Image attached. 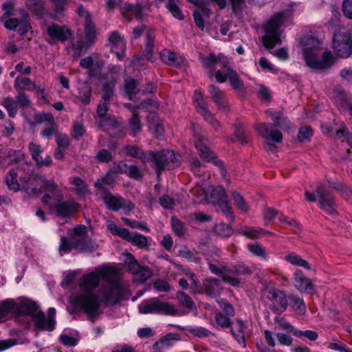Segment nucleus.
<instances>
[{
    "label": "nucleus",
    "instance_id": "obj_60",
    "mask_svg": "<svg viewBox=\"0 0 352 352\" xmlns=\"http://www.w3.org/2000/svg\"><path fill=\"white\" fill-rule=\"evenodd\" d=\"M107 228L112 234L118 235L122 237L123 239L126 238L129 234V230L126 228H118L114 223H109L107 226Z\"/></svg>",
    "mask_w": 352,
    "mask_h": 352
},
{
    "label": "nucleus",
    "instance_id": "obj_25",
    "mask_svg": "<svg viewBox=\"0 0 352 352\" xmlns=\"http://www.w3.org/2000/svg\"><path fill=\"white\" fill-rule=\"evenodd\" d=\"M211 13V10L205 6L199 7L194 10L192 14L194 21L200 30H204L205 22L209 20Z\"/></svg>",
    "mask_w": 352,
    "mask_h": 352
},
{
    "label": "nucleus",
    "instance_id": "obj_37",
    "mask_svg": "<svg viewBox=\"0 0 352 352\" xmlns=\"http://www.w3.org/2000/svg\"><path fill=\"white\" fill-rule=\"evenodd\" d=\"M217 201L221 211L226 216L228 219L230 221H233L234 217L230 205L227 200V197L225 196V192L223 190L222 192V195H221L220 198L217 200Z\"/></svg>",
    "mask_w": 352,
    "mask_h": 352
},
{
    "label": "nucleus",
    "instance_id": "obj_53",
    "mask_svg": "<svg viewBox=\"0 0 352 352\" xmlns=\"http://www.w3.org/2000/svg\"><path fill=\"white\" fill-rule=\"evenodd\" d=\"M71 183L74 186L75 190L79 195H85L88 193L87 185L85 182L79 177H73L71 179Z\"/></svg>",
    "mask_w": 352,
    "mask_h": 352
},
{
    "label": "nucleus",
    "instance_id": "obj_29",
    "mask_svg": "<svg viewBox=\"0 0 352 352\" xmlns=\"http://www.w3.org/2000/svg\"><path fill=\"white\" fill-rule=\"evenodd\" d=\"M160 58L164 63L172 66H179L184 63L182 56H177L176 53L167 49L161 52Z\"/></svg>",
    "mask_w": 352,
    "mask_h": 352
},
{
    "label": "nucleus",
    "instance_id": "obj_36",
    "mask_svg": "<svg viewBox=\"0 0 352 352\" xmlns=\"http://www.w3.org/2000/svg\"><path fill=\"white\" fill-rule=\"evenodd\" d=\"M72 243L74 249L84 252H91L95 250L97 248L96 243L87 237L82 239L81 241H73Z\"/></svg>",
    "mask_w": 352,
    "mask_h": 352
},
{
    "label": "nucleus",
    "instance_id": "obj_13",
    "mask_svg": "<svg viewBox=\"0 0 352 352\" xmlns=\"http://www.w3.org/2000/svg\"><path fill=\"white\" fill-rule=\"evenodd\" d=\"M332 47L337 56L347 58L352 54V36L347 31L334 34Z\"/></svg>",
    "mask_w": 352,
    "mask_h": 352
},
{
    "label": "nucleus",
    "instance_id": "obj_26",
    "mask_svg": "<svg viewBox=\"0 0 352 352\" xmlns=\"http://www.w3.org/2000/svg\"><path fill=\"white\" fill-rule=\"evenodd\" d=\"M294 282L295 287L301 292L311 293L314 290L310 279L305 276L300 270H296L294 273Z\"/></svg>",
    "mask_w": 352,
    "mask_h": 352
},
{
    "label": "nucleus",
    "instance_id": "obj_42",
    "mask_svg": "<svg viewBox=\"0 0 352 352\" xmlns=\"http://www.w3.org/2000/svg\"><path fill=\"white\" fill-rule=\"evenodd\" d=\"M14 299L8 298L0 301V322L3 321L5 316L8 314H12Z\"/></svg>",
    "mask_w": 352,
    "mask_h": 352
},
{
    "label": "nucleus",
    "instance_id": "obj_7",
    "mask_svg": "<svg viewBox=\"0 0 352 352\" xmlns=\"http://www.w3.org/2000/svg\"><path fill=\"white\" fill-rule=\"evenodd\" d=\"M12 314L15 316L30 315L34 322V327L36 330H50L52 329V320H50L47 324H43L45 322L44 313L38 309L36 302L32 300L21 297L14 300Z\"/></svg>",
    "mask_w": 352,
    "mask_h": 352
},
{
    "label": "nucleus",
    "instance_id": "obj_39",
    "mask_svg": "<svg viewBox=\"0 0 352 352\" xmlns=\"http://www.w3.org/2000/svg\"><path fill=\"white\" fill-rule=\"evenodd\" d=\"M239 233L248 238L250 239H257L260 236L264 235L266 233H269L268 232L264 230L262 228H256V227H245L242 229Z\"/></svg>",
    "mask_w": 352,
    "mask_h": 352
},
{
    "label": "nucleus",
    "instance_id": "obj_48",
    "mask_svg": "<svg viewBox=\"0 0 352 352\" xmlns=\"http://www.w3.org/2000/svg\"><path fill=\"white\" fill-rule=\"evenodd\" d=\"M177 0H168L166 8L175 18L182 20L184 19V14L177 6Z\"/></svg>",
    "mask_w": 352,
    "mask_h": 352
},
{
    "label": "nucleus",
    "instance_id": "obj_47",
    "mask_svg": "<svg viewBox=\"0 0 352 352\" xmlns=\"http://www.w3.org/2000/svg\"><path fill=\"white\" fill-rule=\"evenodd\" d=\"M177 298L179 300V304L183 307L188 309L189 310H192L194 309V302L192 301V298L186 293L178 292L177 293Z\"/></svg>",
    "mask_w": 352,
    "mask_h": 352
},
{
    "label": "nucleus",
    "instance_id": "obj_22",
    "mask_svg": "<svg viewBox=\"0 0 352 352\" xmlns=\"http://www.w3.org/2000/svg\"><path fill=\"white\" fill-rule=\"evenodd\" d=\"M47 34L50 37L51 42L58 41L65 42L70 36L69 31L64 26L53 24L47 28Z\"/></svg>",
    "mask_w": 352,
    "mask_h": 352
},
{
    "label": "nucleus",
    "instance_id": "obj_17",
    "mask_svg": "<svg viewBox=\"0 0 352 352\" xmlns=\"http://www.w3.org/2000/svg\"><path fill=\"white\" fill-rule=\"evenodd\" d=\"M102 96L97 107V114L102 120L109 109L110 100L113 96V85L106 83L102 87Z\"/></svg>",
    "mask_w": 352,
    "mask_h": 352
},
{
    "label": "nucleus",
    "instance_id": "obj_59",
    "mask_svg": "<svg viewBox=\"0 0 352 352\" xmlns=\"http://www.w3.org/2000/svg\"><path fill=\"white\" fill-rule=\"evenodd\" d=\"M28 149L32 159L35 161L36 163H37L38 161L42 157L41 156V154L43 152L41 146L34 142H30L28 145Z\"/></svg>",
    "mask_w": 352,
    "mask_h": 352
},
{
    "label": "nucleus",
    "instance_id": "obj_49",
    "mask_svg": "<svg viewBox=\"0 0 352 352\" xmlns=\"http://www.w3.org/2000/svg\"><path fill=\"white\" fill-rule=\"evenodd\" d=\"M248 249L254 255L267 260L265 249L261 244L258 243L249 244Z\"/></svg>",
    "mask_w": 352,
    "mask_h": 352
},
{
    "label": "nucleus",
    "instance_id": "obj_63",
    "mask_svg": "<svg viewBox=\"0 0 352 352\" xmlns=\"http://www.w3.org/2000/svg\"><path fill=\"white\" fill-rule=\"evenodd\" d=\"M153 288L160 292H168L170 290L171 287L168 281L163 279H157L153 283Z\"/></svg>",
    "mask_w": 352,
    "mask_h": 352
},
{
    "label": "nucleus",
    "instance_id": "obj_12",
    "mask_svg": "<svg viewBox=\"0 0 352 352\" xmlns=\"http://www.w3.org/2000/svg\"><path fill=\"white\" fill-rule=\"evenodd\" d=\"M107 184V177H101L97 179L94 184V186L96 189V194L103 200L108 208L113 211H118L122 208L123 199L120 196L113 195L106 190L104 186Z\"/></svg>",
    "mask_w": 352,
    "mask_h": 352
},
{
    "label": "nucleus",
    "instance_id": "obj_52",
    "mask_svg": "<svg viewBox=\"0 0 352 352\" xmlns=\"http://www.w3.org/2000/svg\"><path fill=\"white\" fill-rule=\"evenodd\" d=\"M55 16L61 15L66 8L67 0H50Z\"/></svg>",
    "mask_w": 352,
    "mask_h": 352
},
{
    "label": "nucleus",
    "instance_id": "obj_20",
    "mask_svg": "<svg viewBox=\"0 0 352 352\" xmlns=\"http://www.w3.org/2000/svg\"><path fill=\"white\" fill-rule=\"evenodd\" d=\"M208 92L212 101L217 106L218 109L227 111H229V104L226 94L218 87L210 85L208 87Z\"/></svg>",
    "mask_w": 352,
    "mask_h": 352
},
{
    "label": "nucleus",
    "instance_id": "obj_23",
    "mask_svg": "<svg viewBox=\"0 0 352 352\" xmlns=\"http://www.w3.org/2000/svg\"><path fill=\"white\" fill-rule=\"evenodd\" d=\"M80 65L84 68L89 69L91 76L100 77V72L104 67L102 60L94 61L91 56H87L80 60Z\"/></svg>",
    "mask_w": 352,
    "mask_h": 352
},
{
    "label": "nucleus",
    "instance_id": "obj_32",
    "mask_svg": "<svg viewBox=\"0 0 352 352\" xmlns=\"http://www.w3.org/2000/svg\"><path fill=\"white\" fill-rule=\"evenodd\" d=\"M245 325L242 320H236L231 327V332L239 344L245 347V341L244 337Z\"/></svg>",
    "mask_w": 352,
    "mask_h": 352
},
{
    "label": "nucleus",
    "instance_id": "obj_58",
    "mask_svg": "<svg viewBox=\"0 0 352 352\" xmlns=\"http://www.w3.org/2000/svg\"><path fill=\"white\" fill-rule=\"evenodd\" d=\"M214 232L221 237H228L232 234V229L229 225L219 223L214 227Z\"/></svg>",
    "mask_w": 352,
    "mask_h": 352
},
{
    "label": "nucleus",
    "instance_id": "obj_40",
    "mask_svg": "<svg viewBox=\"0 0 352 352\" xmlns=\"http://www.w3.org/2000/svg\"><path fill=\"white\" fill-rule=\"evenodd\" d=\"M336 135L339 139L342 140V142H346L349 145V147L346 148V151L349 154V158L352 160V135L347 129H343L337 131Z\"/></svg>",
    "mask_w": 352,
    "mask_h": 352
},
{
    "label": "nucleus",
    "instance_id": "obj_64",
    "mask_svg": "<svg viewBox=\"0 0 352 352\" xmlns=\"http://www.w3.org/2000/svg\"><path fill=\"white\" fill-rule=\"evenodd\" d=\"M85 133V129L82 123L74 122L72 131V136L75 139H79Z\"/></svg>",
    "mask_w": 352,
    "mask_h": 352
},
{
    "label": "nucleus",
    "instance_id": "obj_19",
    "mask_svg": "<svg viewBox=\"0 0 352 352\" xmlns=\"http://www.w3.org/2000/svg\"><path fill=\"white\" fill-rule=\"evenodd\" d=\"M267 298L272 301V306L276 311L283 312L287 309V299L283 292L270 289L267 292Z\"/></svg>",
    "mask_w": 352,
    "mask_h": 352
},
{
    "label": "nucleus",
    "instance_id": "obj_41",
    "mask_svg": "<svg viewBox=\"0 0 352 352\" xmlns=\"http://www.w3.org/2000/svg\"><path fill=\"white\" fill-rule=\"evenodd\" d=\"M285 259L291 263L292 265L302 267L305 269L309 270V264L304 259H302L299 255L295 253H289L287 254Z\"/></svg>",
    "mask_w": 352,
    "mask_h": 352
},
{
    "label": "nucleus",
    "instance_id": "obj_54",
    "mask_svg": "<svg viewBox=\"0 0 352 352\" xmlns=\"http://www.w3.org/2000/svg\"><path fill=\"white\" fill-rule=\"evenodd\" d=\"M85 32L87 41L89 44L92 43L96 37V30L91 20L85 22Z\"/></svg>",
    "mask_w": 352,
    "mask_h": 352
},
{
    "label": "nucleus",
    "instance_id": "obj_10",
    "mask_svg": "<svg viewBox=\"0 0 352 352\" xmlns=\"http://www.w3.org/2000/svg\"><path fill=\"white\" fill-rule=\"evenodd\" d=\"M153 157L150 162H153L157 174L166 169H173L180 165L181 156L173 151L163 150L159 152H152Z\"/></svg>",
    "mask_w": 352,
    "mask_h": 352
},
{
    "label": "nucleus",
    "instance_id": "obj_27",
    "mask_svg": "<svg viewBox=\"0 0 352 352\" xmlns=\"http://www.w3.org/2000/svg\"><path fill=\"white\" fill-rule=\"evenodd\" d=\"M205 294L210 297H216L222 289L221 283L214 278H206L203 281Z\"/></svg>",
    "mask_w": 352,
    "mask_h": 352
},
{
    "label": "nucleus",
    "instance_id": "obj_44",
    "mask_svg": "<svg viewBox=\"0 0 352 352\" xmlns=\"http://www.w3.org/2000/svg\"><path fill=\"white\" fill-rule=\"evenodd\" d=\"M1 104L8 111V115L10 117H14L18 112V104L16 100H14L12 98L10 97L5 98L2 102Z\"/></svg>",
    "mask_w": 352,
    "mask_h": 352
},
{
    "label": "nucleus",
    "instance_id": "obj_4",
    "mask_svg": "<svg viewBox=\"0 0 352 352\" xmlns=\"http://www.w3.org/2000/svg\"><path fill=\"white\" fill-rule=\"evenodd\" d=\"M41 191L45 192L42 202L54 210L56 215L69 218L78 210V204L73 200L62 201V192L53 180L43 179Z\"/></svg>",
    "mask_w": 352,
    "mask_h": 352
},
{
    "label": "nucleus",
    "instance_id": "obj_15",
    "mask_svg": "<svg viewBox=\"0 0 352 352\" xmlns=\"http://www.w3.org/2000/svg\"><path fill=\"white\" fill-rule=\"evenodd\" d=\"M193 100L199 113L204 117L205 120L207 121L215 131H217L219 126V122L208 109V105L199 91L196 90L194 92Z\"/></svg>",
    "mask_w": 352,
    "mask_h": 352
},
{
    "label": "nucleus",
    "instance_id": "obj_24",
    "mask_svg": "<svg viewBox=\"0 0 352 352\" xmlns=\"http://www.w3.org/2000/svg\"><path fill=\"white\" fill-rule=\"evenodd\" d=\"M126 154L130 157L137 158L142 162H150L152 158V151H144L142 148L135 145H126L123 148Z\"/></svg>",
    "mask_w": 352,
    "mask_h": 352
},
{
    "label": "nucleus",
    "instance_id": "obj_43",
    "mask_svg": "<svg viewBox=\"0 0 352 352\" xmlns=\"http://www.w3.org/2000/svg\"><path fill=\"white\" fill-rule=\"evenodd\" d=\"M91 97V88L89 85L85 84L79 87L78 98L82 103L87 105L89 104Z\"/></svg>",
    "mask_w": 352,
    "mask_h": 352
},
{
    "label": "nucleus",
    "instance_id": "obj_16",
    "mask_svg": "<svg viewBox=\"0 0 352 352\" xmlns=\"http://www.w3.org/2000/svg\"><path fill=\"white\" fill-rule=\"evenodd\" d=\"M195 141V147L199 153L201 159L208 162H212L219 168L220 173L223 178L226 177V170L223 166V162L217 159L215 154L210 150V148L202 143V140L200 137L197 138Z\"/></svg>",
    "mask_w": 352,
    "mask_h": 352
},
{
    "label": "nucleus",
    "instance_id": "obj_9",
    "mask_svg": "<svg viewBox=\"0 0 352 352\" xmlns=\"http://www.w3.org/2000/svg\"><path fill=\"white\" fill-rule=\"evenodd\" d=\"M139 312L142 314H164L175 316L178 313L177 309L173 304L151 298L142 300L138 305Z\"/></svg>",
    "mask_w": 352,
    "mask_h": 352
},
{
    "label": "nucleus",
    "instance_id": "obj_50",
    "mask_svg": "<svg viewBox=\"0 0 352 352\" xmlns=\"http://www.w3.org/2000/svg\"><path fill=\"white\" fill-rule=\"evenodd\" d=\"M26 6L36 14H41L44 10L43 0H25Z\"/></svg>",
    "mask_w": 352,
    "mask_h": 352
},
{
    "label": "nucleus",
    "instance_id": "obj_34",
    "mask_svg": "<svg viewBox=\"0 0 352 352\" xmlns=\"http://www.w3.org/2000/svg\"><path fill=\"white\" fill-rule=\"evenodd\" d=\"M126 107H128L130 111L133 113V116L129 120V126L131 130V134L133 136H135V135L139 133L142 129V125L140 124V117L136 113L135 108L133 107L131 104H125Z\"/></svg>",
    "mask_w": 352,
    "mask_h": 352
},
{
    "label": "nucleus",
    "instance_id": "obj_2",
    "mask_svg": "<svg viewBox=\"0 0 352 352\" xmlns=\"http://www.w3.org/2000/svg\"><path fill=\"white\" fill-rule=\"evenodd\" d=\"M10 164L15 165L10 170L6 177V182L10 190L16 192L20 190V184L17 178L21 181V189L29 195H35L41 192L43 179L45 177L33 174L30 170L31 164L25 160L23 153L13 151L10 154Z\"/></svg>",
    "mask_w": 352,
    "mask_h": 352
},
{
    "label": "nucleus",
    "instance_id": "obj_31",
    "mask_svg": "<svg viewBox=\"0 0 352 352\" xmlns=\"http://www.w3.org/2000/svg\"><path fill=\"white\" fill-rule=\"evenodd\" d=\"M104 126L106 132L112 138H121L124 135L123 126L116 120H109Z\"/></svg>",
    "mask_w": 352,
    "mask_h": 352
},
{
    "label": "nucleus",
    "instance_id": "obj_21",
    "mask_svg": "<svg viewBox=\"0 0 352 352\" xmlns=\"http://www.w3.org/2000/svg\"><path fill=\"white\" fill-rule=\"evenodd\" d=\"M109 41L111 44V51L116 54L119 60L124 56L126 43L124 38L116 32H113L109 36Z\"/></svg>",
    "mask_w": 352,
    "mask_h": 352
},
{
    "label": "nucleus",
    "instance_id": "obj_14",
    "mask_svg": "<svg viewBox=\"0 0 352 352\" xmlns=\"http://www.w3.org/2000/svg\"><path fill=\"white\" fill-rule=\"evenodd\" d=\"M124 263L128 270L133 274L135 280L140 283H144L153 274L152 271L148 267L140 265L130 253L125 254Z\"/></svg>",
    "mask_w": 352,
    "mask_h": 352
},
{
    "label": "nucleus",
    "instance_id": "obj_28",
    "mask_svg": "<svg viewBox=\"0 0 352 352\" xmlns=\"http://www.w3.org/2000/svg\"><path fill=\"white\" fill-rule=\"evenodd\" d=\"M14 87L16 91H34L36 90V85L30 78L19 75L14 80Z\"/></svg>",
    "mask_w": 352,
    "mask_h": 352
},
{
    "label": "nucleus",
    "instance_id": "obj_57",
    "mask_svg": "<svg viewBox=\"0 0 352 352\" xmlns=\"http://www.w3.org/2000/svg\"><path fill=\"white\" fill-rule=\"evenodd\" d=\"M174 327L179 328L180 329H185L189 331L190 333H192L193 335L199 337V338H204L206 337L208 335V331L204 327H182L179 325H173Z\"/></svg>",
    "mask_w": 352,
    "mask_h": 352
},
{
    "label": "nucleus",
    "instance_id": "obj_3",
    "mask_svg": "<svg viewBox=\"0 0 352 352\" xmlns=\"http://www.w3.org/2000/svg\"><path fill=\"white\" fill-rule=\"evenodd\" d=\"M199 59L204 67L207 69L210 78L215 76L217 81L219 83H223L228 80L230 86L235 90L243 89V80L237 72L233 69L228 58L222 54L215 55L214 53H210L208 55H204L200 53Z\"/></svg>",
    "mask_w": 352,
    "mask_h": 352
},
{
    "label": "nucleus",
    "instance_id": "obj_61",
    "mask_svg": "<svg viewBox=\"0 0 352 352\" xmlns=\"http://www.w3.org/2000/svg\"><path fill=\"white\" fill-rule=\"evenodd\" d=\"M38 123H45L47 125H53L55 123L54 118L50 113H41L36 116Z\"/></svg>",
    "mask_w": 352,
    "mask_h": 352
},
{
    "label": "nucleus",
    "instance_id": "obj_8",
    "mask_svg": "<svg viewBox=\"0 0 352 352\" xmlns=\"http://www.w3.org/2000/svg\"><path fill=\"white\" fill-rule=\"evenodd\" d=\"M285 13L279 12L273 16L264 26L265 35L263 36L262 41L266 48L272 49L280 43L279 28L285 24Z\"/></svg>",
    "mask_w": 352,
    "mask_h": 352
},
{
    "label": "nucleus",
    "instance_id": "obj_55",
    "mask_svg": "<svg viewBox=\"0 0 352 352\" xmlns=\"http://www.w3.org/2000/svg\"><path fill=\"white\" fill-rule=\"evenodd\" d=\"M232 199L234 201V204L239 210L244 212L248 211L249 207L246 202L245 201L243 197L241 196V195H240L237 192H234L232 193Z\"/></svg>",
    "mask_w": 352,
    "mask_h": 352
},
{
    "label": "nucleus",
    "instance_id": "obj_45",
    "mask_svg": "<svg viewBox=\"0 0 352 352\" xmlns=\"http://www.w3.org/2000/svg\"><path fill=\"white\" fill-rule=\"evenodd\" d=\"M290 305L299 314H304L306 311V307L302 298H297L293 295L289 296Z\"/></svg>",
    "mask_w": 352,
    "mask_h": 352
},
{
    "label": "nucleus",
    "instance_id": "obj_18",
    "mask_svg": "<svg viewBox=\"0 0 352 352\" xmlns=\"http://www.w3.org/2000/svg\"><path fill=\"white\" fill-rule=\"evenodd\" d=\"M317 193L319 196L320 208L329 214H334L335 202L330 192L323 185H320L317 188Z\"/></svg>",
    "mask_w": 352,
    "mask_h": 352
},
{
    "label": "nucleus",
    "instance_id": "obj_5",
    "mask_svg": "<svg viewBox=\"0 0 352 352\" xmlns=\"http://www.w3.org/2000/svg\"><path fill=\"white\" fill-rule=\"evenodd\" d=\"M320 41L313 36L305 37L301 42L303 58L307 67L314 70L323 72L329 69L335 63L336 58L330 51H325L322 56L320 51Z\"/></svg>",
    "mask_w": 352,
    "mask_h": 352
},
{
    "label": "nucleus",
    "instance_id": "obj_56",
    "mask_svg": "<svg viewBox=\"0 0 352 352\" xmlns=\"http://www.w3.org/2000/svg\"><path fill=\"white\" fill-rule=\"evenodd\" d=\"M179 340L178 336L177 334H168V336L163 337L161 340L156 342L153 346H160V348H168L170 345L174 340Z\"/></svg>",
    "mask_w": 352,
    "mask_h": 352
},
{
    "label": "nucleus",
    "instance_id": "obj_46",
    "mask_svg": "<svg viewBox=\"0 0 352 352\" xmlns=\"http://www.w3.org/2000/svg\"><path fill=\"white\" fill-rule=\"evenodd\" d=\"M124 89L130 100H133L136 93L139 92V90L137 89L136 81L132 78L125 80Z\"/></svg>",
    "mask_w": 352,
    "mask_h": 352
},
{
    "label": "nucleus",
    "instance_id": "obj_62",
    "mask_svg": "<svg viewBox=\"0 0 352 352\" xmlns=\"http://www.w3.org/2000/svg\"><path fill=\"white\" fill-rule=\"evenodd\" d=\"M87 237V228L83 225L77 226L74 229V236L72 237V242L76 241H81L82 239Z\"/></svg>",
    "mask_w": 352,
    "mask_h": 352
},
{
    "label": "nucleus",
    "instance_id": "obj_35",
    "mask_svg": "<svg viewBox=\"0 0 352 352\" xmlns=\"http://www.w3.org/2000/svg\"><path fill=\"white\" fill-rule=\"evenodd\" d=\"M155 38V36L153 32L148 31L146 32L144 56L148 60L151 61H153Z\"/></svg>",
    "mask_w": 352,
    "mask_h": 352
},
{
    "label": "nucleus",
    "instance_id": "obj_1",
    "mask_svg": "<svg viewBox=\"0 0 352 352\" xmlns=\"http://www.w3.org/2000/svg\"><path fill=\"white\" fill-rule=\"evenodd\" d=\"M111 273L112 270L104 265L83 274L79 280V292L70 298L71 305L82 310L91 321L100 314V306L98 296L94 290L98 287L100 279L107 280Z\"/></svg>",
    "mask_w": 352,
    "mask_h": 352
},
{
    "label": "nucleus",
    "instance_id": "obj_51",
    "mask_svg": "<svg viewBox=\"0 0 352 352\" xmlns=\"http://www.w3.org/2000/svg\"><path fill=\"white\" fill-rule=\"evenodd\" d=\"M224 270L227 272L228 275L229 274H232L236 276H239L251 273V271L248 267L243 265H234L231 267L224 268Z\"/></svg>",
    "mask_w": 352,
    "mask_h": 352
},
{
    "label": "nucleus",
    "instance_id": "obj_30",
    "mask_svg": "<svg viewBox=\"0 0 352 352\" xmlns=\"http://www.w3.org/2000/svg\"><path fill=\"white\" fill-rule=\"evenodd\" d=\"M208 267L210 272L219 276L221 277L223 281L229 283L230 285L237 287L239 285L240 280L237 278L232 277L227 274V272L223 269V271L221 270L216 265L208 263Z\"/></svg>",
    "mask_w": 352,
    "mask_h": 352
},
{
    "label": "nucleus",
    "instance_id": "obj_6",
    "mask_svg": "<svg viewBox=\"0 0 352 352\" xmlns=\"http://www.w3.org/2000/svg\"><path fill=\"white\" fill-rule=\"evenodd\" d=\"M267 114V116L275 122L273 126L270 128L268 124L261 123L256 124L254 128L267 140L265 145L267 149L272 151L276 148L274 142L280 143L283 140L281 132L276 128L280 127L283 129L284 126H285L286 128L289 129L291 126V122L289 120L283 118L280 111L268 110Z\"/></svg>",
    "mask_w": 352,
    "mask_h": 352
},
{
    "label": "nucleus",
    "instance_id": "obj_38",
    "mask_svg": "<svg viewBox=\"0 0 352 352\" xmlns=\"http://www.w3.org/2000/svg\"><path fill=\"white\" fill-rule=\"evenodd\" d=\"M120 12L124 16L132 15L139 19L142 17V8L139 5L125 4L120 7Z\"/></svg>",
    "mask_w": 352,
    "mask_h": 352
},
{
    "label": "nucleus",
    "instance_id": "obj_11",
    "mask_svg": "<svg viewBox=\"0 0 352 352\" xmlns=\"http://www.w3.org/2000/svg\"><path fill=\"white\" fill-rule=\"evenodd\" d=\"M101 300L106 305H113L126 298V289L118 281L109 282L100 289Z\"/></svg>",
    "mask_w": 352,
    "mask_h": 352
},
{
    "label": "nucleus",
    "instance_id": "obj_33",
    "mask_svg": "<svg viewBox=\"0 0 352 352\" xmlns=\"http://www.w3.org/2000/svg\"><path fill=\"white\" fill-rule=\"evenodd\" d=\"M124 240L141 249L146 248L148 246L147 238L138 232H131L129 230V234Z\"/></svg>",
    "mask_w": 352,
    "mask_h": 352
}]
</instances>
